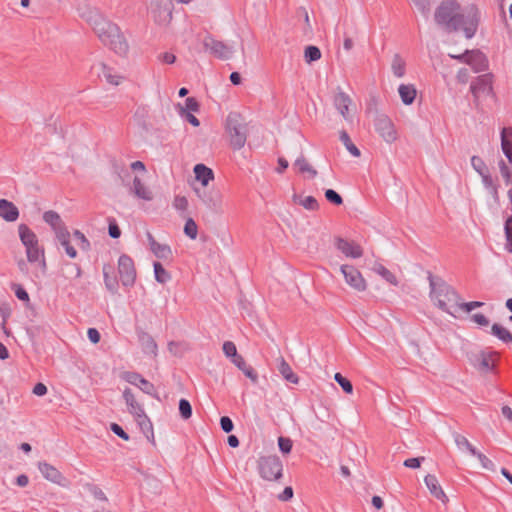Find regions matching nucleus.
<instances>
[{"label": "nucleus", "instance_id": "39448f33", "mask_svg": "<svg viewBox=\"0 0 512 512\" xmlns=\"http://www.w3.org/2000/svg\"><path fill=\"white\" fill-rule=\"evenodd\" d=\"M18 231L20 240L26 248L28 261L36 262L43 258V250L39 247L35 233L25 224L19 225Z\"/></svg>", "mask_w": 512, "mask_h": 512}, {"label": "nucleus", "instance_id": "72a5a7b5", "mask_svg": "<svg viewBox=\"0 0 512 512\" xmlns=\"http://www.w3.org/2000/svg\"><path fill=\"white\" fill-rule=\"evenodd\" d=\"M391 69L397 78H402L406 73V62L405 60L400 56V54L396 53L393 56L392 63H391Z\"/></svg>", "mask_w": 512, "mask_h": 512}, {"label": "nucleus", "instance_id": "cd10ccee", "mask_svg": "<svg viewBox=\"0 0 512 512\" xmlns=\"http://www.w3.org/2000/svg\"><path fill=\"white\" fill-rule=\"evenodd\" d=\"M70 233L68 230H60L58 235H56L57 240L61 244L62 247H64L66 254L74 259L77 257V251L76 249L71 245L70 242Z\"/></svg>", "mask_w": 512, "mask_h": 512}, {"label": "nucleus", "instance_id": "69168bd1", "mask_svg": "<svg viewBox=\"0 0 512 512\" xmlns=\"http://www.w3.org/2000/svg\"><path fill=\"white\" fill-rule=\"evenodd\" d=\"M424 458H409L404 461V466L407 468L417 469L421 466Z\"/></svg>", "mask_w": 512, "mask_h": 512}, {"label": "nucleus", "instance_id": "2f4dec72", "mask_svg": "<svg viewBox=\"0 0 512 512\" xmlns=\"http://www.w3.org/2000/svg\"><path fill=\"white\" fill-rule=\"evenodd\" d=\"M43 219L46 223H48L55 232V235H58L60 230H67L63 225L60 216L54 211H47L43 215Z\"/></svg>", "mask_w": 512, "mask_h": 512}, {"label": "nucleus", "instance_id": "4c0bfd02", "mask_svg": "<svg viewBox=\"0 0 512 512\" xmlns=\"http://www.w3.org/2000/svg\"><path fill=\"white\" fill-rule=\"evenodd\" d=\"M155 279L158 283L165 284L171 280V274L162 266L161 263L153 264Z\"/></svg>", "mask_w": 512, "mask_h": 512}, {"label": "nucleus", "instance_id": "8fccbe9b", "mask_svg": "<svg viewBox=\"0 0 512 512\" xmlns=\"http://www.w3.org/2000/svg\"><path fill=\"white\" fill-rule=\"evenodd\" d=\"M335 381L341 386V388L347 393L352 394L353 392V386L352 383L346 379L342 374L336 373L334 375Z\"/></svg>", "mask_w": 512, "mask_h": 512}, {"label": "nucleus", "instance_id": "c03bdc74", "mask_svg": "<svg viewBox=\"0 0 512 512\" xmlns=\"http://www.w3.org/2000/svg\"><path fill=\"white\" fill-rule=\"evenodd\" d=\"M411 2L426 19L429 17L433 0H411Z\"/></svg>", "mask_w": 512, "mask_h": 512}, {"label": "nucleus", "instance_id": "a211bd4d", "mask_svg": "<svg viewBox=\"0 0 512 512\" xmlns=\"http://www.w3.org/2000/svg\"><path fill=\"white\" fill-rule=\"evenodd\" d=\"M471 165L474 170L482 177L485 188L494 189L496 191V188L493 185V179L485 162L478 156H472Z\"/></svg>", "mask_w": 512, "mask_h": 512}, {"label": "nucleus", "instance_id": "aec40b11", "mask_svg": "<svg viewBox=\"0 0 512 512\" xmlns=\"http://www.w3.org/2000/svg\"><path fill=\"white\" fill-rule=\"evenodd\" d=\"M293 168L297 173L301 174L305 179H313L317 175V171L314 167L307 161L304 155H301L295 160L293 164Z\"/></svg>", "mask_w": 512, "mask_h": 512}, {"label": "nucleus", "instance_id": "5fc2aeb1", "mask_svg": "<svg viewBox=\"0 0 512 512\" xmlns=\"http://www.w3.org/2000/svg\"><path fill=\"white\" fill-rule=\"evenodd\" d=\"M122 379L125 380L127 383L132 384L134 386L139 385L140 380L142 376L135 372H124L121 375Z\"/></svg>", "mask_w": 512, "mask_h": 512}, {"label": "nucleus", "instance_id": "f8f14e48", "mask_svg": "<svg viewBox=\"0 0 512 512\" xmlns=\"http://www.w3.org/2000/svg\"><path fill=\"white\" fill-rule=\"evenodd\" d=\"M118 272L123 285L131 286L134 284L136 279V269L133 260L129 256H120L118 260Z\"/></svg>", "mask_w": 512, "mask_h": 512}, {"label": "nucleus", "instance_id": "bf43d9fd", "mask_svg": "<svg viewBox=\"0 0 512 512\" xmlns=\"http://www.w3.org/2000/svg\"><path fill=\"white\" fill-rule=\"evenodd\" d=\"M199 108H200V105L194 97H189L185 100V108L184 109L187 112H189V111L197 112L199 110Z\"/></svg>", "mask_w": 512, "mask_h": 512}, {"label": "nucleus", "instance_id": "f3484780", "mask_svg": "<svg viewBox=\"0 0 512 512\" xmlns=\"http://www.w3.org/2000/svg\"><path fill=\"white\" fill-rule=\"evenodd\" d=\"M497 354L494 352L480 351L471 357L473 365L481 371H488L495 365Z\"/></svg>", "mask_w": 512, "mask_h": 512}, {"label": "nucleus", "instance_id": "b1692460", "mask_svg": "<svg viewBox=\"0 0 512 512\" xmlns=\"http://www.w3.org/2000/svg\"><path fill=\"white\" fill-rule=\"evenodd\" d=\"M500 136L502 151L509 162L512 163V127H504Z\"/></svg>", "mask_w": 512, "mask_h": 512}, {"label": "nucleus", "instance_id": "423d86ee", "mask_svg": "<svg viewBox=\"0 0 512 512\" xmlns=\"http://www.w3.org/2000/svg\"><path fill=\"white\" fill-rule=\"evenodd\" d=\"M283 465L277 456H266L259 460V472L263 479L278 480L282 476Z\"/></svg>", "mask_w": 512, "mask_h": 512}, {"label": "nucleus", "instance_id": "774afa93", "mask_svg": "<svg viewBox=\"0 0 512 512\" xmlns=\"http://www.w3.org/2000/svg\"><path fill=\"white\" fill-rule=\"evenodd\" d=\"M109 235L112 238H119L121 235L120 228L118 227L115 221H111L109 223Z\"/></svg>", "mask_w": 512, "mask_h": 512}, {"label": "nucleus", "instance_id": "680f3d73", "mask_svg": "<svg viewBox=\"0 0 512 512\" xmlns=\"http://www.w3.org/2000/svg\"><path fill=\"white\" fill-rule=\"evenodd\" d=\"M220 425H221V428L224 432L226 433H229L233 430V422L232 420L227 417V416H223L221 417L220 419Z\"/></svg>", "mask_w": 512, "mask_h": 512}, {"label": "nucleus", "instance_id": "49530a36", "mask_svg": "<svg viewBox=\"0 0 512 512\" xmlns=\"http://www.w3.org/2000/svg\"><path fill=\"white\" fill-rule=\"evenodd\" d=\"M500 174L507 185H511L507 192L512 193V173L503 160L499 163Z\"/></svg>", "mask_w": 512, "mask_h": 512}, {"label": "nucleus", "instance_id": "6e6d98bb", "mask_svg": "<svg viewBox=\"0 0 512 512\" xmlns=\"http://www.w3.org/2000/svg\"><path fill=\"white\" fill-rule=\"evenodd\" d=\"M135 204L138 205L142 209H148L146 206V202L152 200L151 194H134Z\"/></svg>", "mask_w": 512, "mask_h": 512}, {"label": "nucleus", "instance_id": "09e8293b", "mask_svg": "<svg viewBox=\"0 0 512 512\" xmlns=\"http://www.w3.org/2000/svg\"><path fill=\"white\" fill-rule=\"evenodd\" d=\"M179 412L184 420H188L192 416V407L188 400L180 399Z\"/></svg>", "mask_w": 512, "mask_h": 512}, {"label": "nucleus", "instance_id": "6e6552de", "mask_svg": "<svg viewBox=\"0 0 512 512\" xmlns=\"http://www.w3.org/2000/svg\"><path fill=\"white\" fill-rule=\"evenodd\" d=\"M204 48L214 57L221 60H228L234 53V47L223 41L216 40L211 35H207L203 39Z\"/></svg>", "mask_w": 512, "mask_h": 512}, {"label": "nucleus", "instance_id": "e433bc0d", "mask_svg": "<svg viewBox=\"0 0 512 512\" xmlns=\"http://www.w3.org/2000/svg\"><path fill=\"white\" fill-rule=\"evenodd\" d=\"M491 332L494 336L505 343L512 342V333L500 324L492 325Z\"/></svg>", "mask_w": 512, "mask_h": 512}, {"label": "nucleus", "instance_id": "f257e3e1", "mask_svg": "<svg viewBox=\"0 0 512 512\" xmlns=\"http://www.w3.org/2000/svg\"><path fill=\"white\" fill-rule=\"evenodd\" d=\"M434 19L446 32L462 30L465 37L471 39L477 32L480 12L473 4L462 9L456 0H445L436 8Z\"/></svg>", "mask_w": 512, "mask_h": 512}, {"label": "nucleus", "instance_id": "37998d69", "mask_svg": "<svg viewBox=\"0 0 512 512\" xmlns=\"http://www.w3.org/2000/svg\"><path fill=\"white\" fill-rule=\"evenodd\" d=\"M173 206L179 212L187 211L192 206V199H188L185 195H177L173 200Z\"/></svg>", "mask_w": 512, "mask_h": 512}, {"label": "nucleus", "instance_id": "f03ea898", "mask_svg": "<svg viewBox=\"0 0 512 512\" xmlns=\"http://www.w3.org/2000/svg\"><path fill=\"white\" fill-rule=\"evenodd\" d=\"M92 26L94 32L104 45L108 46L118 55L124 56L127 54L129 49L128 43L116 24L100 15H96L92 19Z\"/></svg>", "mask_w": 512, "mask_h": 512}, {"label": "nucleus", "instance_id": "de8ad7c7", "mask_svg": "<svg viewBox=\"0 0 512 512\" xmlns=\"http://www.w3.org/2000/svg\"><path fill=\"white\" fill-rule=\"evenodd\" d=\"M184 233L190 238V239H196L198 235V227L197 224L193 219H188L184 226Z\"/></svg>", "mask_w": 512, "mask_h": 512}, {"label": "nucleus", "instance_id": "864d4df0", "mask_svg": "<svg viewBox=\"0 0 512 512\" xmlns=\"http://www.w3.org/2000/svg\"><path fill=\"white\" fill-rule=\"evenodd\" d=\"M278 446L282 453L289 454L291 452L293 442L290 438L279 437L278 438Z\"/></svg>", "mask_w": 512, "mask_h": 512}, {"label": "nucleus", "instance_id": "dca6fc26", "mask_svg": "<svg viewBox=\"0 0 512 512\" xmlns=\"http://www.w3.org/2000/svg\"><path fill=\"white\" fill-rule=\"evenodd\" d=\"M147 240L149 249L155 257L165 261L172 259V249L168 244L157 241L150 232H147Z\"/></svg>", "mask_w": 512, "mask_h": 512}, {"label": "nucleus", "instance_id": "79ce46f5", "mask_svg": "<svg viewBox=\"0 0 512 512\" xmlns=\"http://www.w3.org/2000/svg\"><path fill=\"white\" fill-rule=\"evenodd\" d=\"M100 68H101V73H99V75H102L108 83H110L112 85H118L120 83L119 80L121 77L118 75H114L112 73L111 68H109L107 65H105L103 63L100 64Z\"/></svg>", "mask_w": 512, "mask_h": 512}, {"label": "nucleus", "instance_id": "2eb2a0df", "mask_svg": "<svg viewBox=\"0 0 512 512\" xmlns=\"http://www.w3.org/2000/svg\"><path fill=\"white\" fill-rule=\"evenodd\" d=\"M335 247L347 258L357 259L363 255V248L358 243L344 238H336Z\"/></svg>", "mask_w": 512, "mask_h": 512}, {"label": "nucleus", "instance_id": "0e129e2a", "mask_svg": "<svg viewBox=\"0 0 512 512\" xmlns=\"http://www.w3.org/2000/svg\"><path fill=\"white\" fill-rule=\"evenodd\" d=\"M74 237L80 242L79 245L82 249H88L89 247V242L88 240L86 239V237L84 236L83 233H81L80 231L76 230L74 233H73Z\"/></svg>", "mask_w": 512, "mask_h": 512}, {"label": "nucleus", "instance_id": "3c124183", "mask_svg": "<svg viewBox=\"0 0 512 512\" xmlns=\"http://www.w3.org/2000/svg\"><path fill=\"white\" fill-rule=\"evenodd\" d=\"M136 387H138L141 391H143L144 393H146L148 395H151V396L156 395V390H155L154 385L151 382H149L148 380L144 379L143 377L141 378L139 385H137Z\"/></svg>", "mask_w": 512, "mask_h": 512}, {"label": "nucleus", "instance_id": "9d476101", "mask_svg": "<svg viewBox=\"0 0 512 512\" xmlns=\"http://www.w3.org/2000/svg\"><path fill=\"white\" fill-rule=\"evenodd\" d=\"M451 57L470 65L475 72H482L488 67L486 56L479 50H466L463 54Z\"/></svg>", "mask_w": 512, "mask_h": 512}, {"label": "nucleus", "instance_id": "58836bf2", "mask_svg": "<svg viewBox=\"0 0 512 512\" xmlns=\"http://www.w3.org/2000/svg\"><path fill=\"white\" fill-rule=\"evenodd\" d=\"M510 203H511V211H512V194H510ZM505 236H506L505 248L508 252L512 253V215L508 216L505 221Z\"/></svg>", "mask_w": 512, "mask_h": 512}, {"label": "nucleus", "instance_id": "c9c22d12", "mask_svg": "<svg viewBox=\"0 0 512 512\" xmlns=\"http://www.w3.org/2000/svg\"><path fill=\"white\" fill-rule=\"evenodd\" d=\"M321 240H322L321 234L318 231H316V230L310 231L306 237V243H304L306 246V249L308 251H317L320 247Z\"/></svg>", "mask_w": 512, "mask_h": 512}, {"label": "nucleus", "instance_id": "4be33fe9", "mask_svg": "<svg viewBox=\"0 0 512 512\" xmlns=\"http://www.w3.org/2000/svg\"><path fill=\"white\" fill-rule=\"evenodd\" d=\"M424 482L429 489L430 493L440 500L442 503H447L448 498L441 488V485L434 475H427L424 478Z\"/></svg>", "mask_w": 512, "mask_h": 512}, {"label": "nucleus", "instance_id": "603ef678", "mask_svg": "<svg viewBox=\"0 0 512 512\" xmlns=\"http://www.w3.org/2000/svg\"><path fill=\"white\" fill-rule=\"evenodd\" d=\"M223 353L225 354L226 357L228 358H231V360L237 356V348L235 346V344L231 341H225L223 343Z\"/></svg>", "mask_w": 512, "mask_h": 512}, {"label": "nucleus", "instance_id": "c756f323", "mask_svg": "<svg viewBox=\"0 0 512 512\" xmlns=\"http://www.w3.org/2000/svg\"><path fill=\"white\" fill-rule=\"evenodd\" d=\"M195 178L205 187L214 178L212 169L204 164H196L194 167Z\"/></svg>", "mask_w": 512, "mask_h": 512}, {"label": "nucleus", "instance_id": "5701e85b", "mask_svg": "<svg viewBox=\"0 0 512 512\" xmlns=\"http://www.w3.org/2000/svg\"><path fill=\"white\" fill-rule=\"evenodd\" d=\"M18 208L5 199L0 200V217L8 222H14L18 219Z\"/></svg>", "mask_w": 512, "mask_h": 512}, {"label": "nucleus", "instance_id": "f704fd0d", "mask_svg": "<svg viewBox=\"0 0 512 512\" xmlns=\"http://www.w3.org/2000/svg\"><path fill=\"white\" fill-rule=\"evenodd\" d=\"M454 441L460 451L468 452L471 455L477 454V450L475 449V447H473V445L468 441V439L465 436L456 434L454 436Z\"/></svg>", "mask_w": 512, "mask_h": 512}, {"label": "nucleus", "instance_id": "9b49d317", "mask_svg": "<svg viewBox=\"0 0 512 512\" xmlns=\"http://www.w3.org/2000/svg\"><path fill=\"white\" fill-rule=\"evenodd\" d=\"M374 127L387 143H392L397 139L394 124L387 115L377 114L374 119Z\"/></svg>", "mask_w": 512, "mask_h": 512}, {"label": "nucleus", "instance_id": "7ed1b4c3", "mask_svg": "<svg viewBox=\"0 0 512 512\" xmlns=\"http://www.w3.org/2000/svg\"><path fill=\"white\" fill-rule=\"evenodd\" d=\"M430 298L439 309L454 317L459 312L460 297L445 283L431 282Z\"/></svg>", "mask_w": 512, "mask_h": 512}, {"label": "nucleus", "instance_id": "473e14b6", "mask_svg": "<svg viewBox=\"0 0 512 512\" xmlns=\"http://www.w3.org/2000/svg\"><path fill=\"white\" fill-rule=\"evenodd\" d=\"M372 270L393 286H398L399 281L396 275L388 270L381 263H375Z\"/></svg>", "mask_w": 512, "mask_h": 512}, {"label": "nucleus", "instance_id": "bb28decb", "mask_svg": "<svg viewBox=\"0 0 512 512\" xmlns=\"http://www.w3.org/2000/svg\"><path fill=\"white\" fill-rule=\"evenodd\" d=\"M351 104V99L349 95H347L345 92L340 91L335 95L334 98V105L336 109L339 111V113L347 119L348 115V108Z\"/></svg>", "mask_w": 512, "mask_h": 512}, {"label": "nucleus", "instance_id": "412c9836", "mask_svg": "<svg viewBox=\"0 0 512 512\" xmlns=\"http://www.w3.org/2000/svg\"><path fill=\"white\" fill-rule=\"evenodd\" d=\"M292 202L295 206L301 207L308 211L317 210L319 203L311 194H293Z\"/></svg>", "mask_w": 512, "mask_h": 512}, {"label": "nucleus", "instance_id": "a18cd8bd", "mask_svg": "<svg viewBox=\"0 0 512 512\" xmlns=\"http://www.w3.org/2000/svg\"><path fill=\"white\" fill-rule=\"evenodd\" d=\"M143 350L145 353L155 356L157 353V345L150 336H143L141 339Z\"/></svg>", "mask_w": 512, "mask_h": 512}, {"label": "nucleus", "instance_id": "6ab92c4d", "mask_svg": "<svg viewBox=\"0 0 512 512\" xmlns=\"http://www.w3.org/2000/svg\"><path fill=\"white\" fill-rule=\"evenodd\" d=\"M470 90L475 97L481 94H489L492 91V75L484 74L471 83Z\"/></svg>", "mask_w": 512, "mask_h": 512}, {"label": "nucleus", "instance_id": "13d9d810", "mask_svg": "<svg viewBox=\"0 0 512 512\" xmlns=\"http://www.w3.org/2000/svg\"><path fill=\"white\" fill-rule=\"evenodd\" d=\"M482 305H483V303L479 302V301H472V302H467V303L460 301L459 312L464 311L466 313H469L470 311H472L478 307H481Z\"/></svg>", "mask_w": 512, "mask_h": 512}, {"label": "nucleus", "instance_id": "c85d7f7f", "mask_svg": "<svg viewBox=\"0 0 512 512\" xmlns=\"http://www.w3.org/2000/svg\"><path fill=\"white\" fill-rule=\"evenodd\" d=\"M398 92L405 105H411L417 95L416 88L413 84H401L398 88Z\"/></svg>", "mask_w": 512, "mask_h": 512}, {"label": "nucleus", "instance_id": "ddd939ff", "mask_svg": "<svg viewBox=\"0 0 512 512\" xmlns=\"http://www.w3.org/2000/svg\"><path fill=\"white\" fill-rule=\"evenodd\" d=\"M38 469L47 481L61 487L69 485L68 479L53 465L47 462H39Z\"/></svg>", "mask_w": 512, "mask_h": 512}, {"label": "nucleus", "instance_id": "4468645a", "mask_svg": "<svg viewBox=\"0 0 512 512\" xmlns=\"http://www.w3.org/2000/svg\"><path fill=\"white\" fill-rule=\"evenodd\" d=\"M221 205V198L214 194H195L192 198V207L195 209L218 211Z\"/></svg>", "mask_w": 512, "mask_h": 512}, {"label": "nucleus", "instance_id": "a878e982", "mask_svg": "<svg viewBox=\"0 0 512 512\" xmlns=\"http://www.w3.org/2000/svg\"><path fill=\"white\" fill-rule=\"evenodd\" d=\"M134 420L139 425L141 431L147 436V437H153L154 436V430H153V424L148 417V415L145 413L144 409L133 416Z\"/></svg>", "mask_w": 512, "mask_h": 512}, {"label": "nucleus", "instance_id": "a19ab883", "mask_svg": "<svg viewBox=\"0 0 512 512\" xmlns=\"http://www.w3.org/2000/svg\"><path fill=\"white\" fill-rule=\"evenodd\" d=\"M321 51L317 46L309 45L304 50V59L307 64H311L321 58Z\"/></svg>", "mask_w": 512, "mask_h": 512}, {"label": "nucleus", "instance_id": "338daca9", "mask_svg": "<svg viewBox=\"0 0 512 512\" xmlns=\"http://www.w3.org/2000/svg\"><path fill=\"white\" fill-rule=\"evenodd\" d=\"M111 430L123 440H129L128 434L118 424L112 423Z\"/></svg>", "mask_w": 512, "mask_h": 512}, {"label": "nucleus", "instance_id": "0eeeda50", "mask_svg": "<svg viewBox=\"0 0 512 512\" xmlns=\"http://www.w3.org/2000/svg\"><path fill=\"white\" fill-rule=\"evenodd\" d=\"M174 5L172 0H153L151 3V13L154 21L162 26H166L172 19Z\"/></svg>", "mask_w": 512, "mask_h": 512}, {"label": "nucleus", "instance_id": "1a4fd4ad", "mask_svg": "<svg viewBox=\"0 0 512 512\" xmlns=\"http://www.w3.org/2000/svg\"><path fill=\"white\" fill-rule=\"evenodd\" d=\"M340 272L346 284L352 289L363 292L367 289V281L362 273L353 265L344 264L340 266Z\"/></svg>", "mask_w": 512, "mask_h": 512}, {"label": "nucleus", "instance_id": "e2e57ef3", "mask_svg": "<svg viewBox=\"0 0 512 512\" xmlns=\"http://www.w3.org/2000/svg\"><path fill=\"white\" fill-rule=\"evenodd\" d=\"M181 116L185 117V119L194 127H198L200 125V121L198 120V118L190 112H187L185 109H182Z\"/></svg>", "mask_w": 512, "mask_h": 512}, {"label": "nucleus", "instance_id": "ea45409f", "mask_svg": "<svg viewBox=\"0 0 512 512\" xmlns=\"http://www.w3.org/2000/svg\"><path fill=\"white\" fill-rule=\"evenodd\" d=\"M340 141L344 144L346 149L354 156L359 157L360 156V150L353 144L351 141L350 136L345 130H342L340 132Z\"/></svg>", "mask_w": 512, "mask_h": 512}, {"label": "nucleus", "instance_id": "7c9ffc66", "mask_svg": "<svg viewBox=\"0 0 512 512\" xmlns=\"http://www.w3.org/2000/svg\"><path fill=\"white\" fill-rule=\"evenodd\" d=\"M278 371L286 381L292 384L299 383V377L293 372L291 366L282 357L279 359Z\"/></svg>", "mask_w": 512, "mask_h": 512}, {"label": "nucleus", "instance_id": "4d7b16f0", "mask_svg": "<svg viewBox=\"0 0 512 512\" xmlns=\"http://www.w3.org/2000/svg\"><path fill=\"white\" fill-rule=\"evenodd\" d=\"M13 290L15 292L16 297L19 300L24 301V302H29V300H30L29 295H28L27 291L21 285L14 284Z\"/></svg>", "mask_w": 512, "mask_h": 512}, {"label": "nucleus", "instance_id": "393cba45", "mask_svg": "<svg viewBox=\"0 0 512 512\" xmlns=\"http://www.w3.org/2000/svg\"><path fill=\"white\" fill-rule=\"evenodd\" d=\"M123 399L127 405L128 412L134 416L143 410V406L137 401L130 388L123 390Z\"/></svg>", "mask_w": 512, "mask_h": 512}, {"label": "nucleus", "instance_id": "052dcab7", "mask_svg": "<svg viewBox=\"0 0 512 512\" xmlns=\"http://www.w3.org/2000/svg\"><path fill=\"white\" fill-rule=\"evenodd\" d=\"M471 320L479 326H488L489 320L482 313H476L471 316Z\"/></svg>", "mask_w": 512, "mask_h": 512}, {"label": "nucleus", "instance_id": "20e7f679", "mask_svg": "<svg viewBox=\"0 0 512 512\" xmlns=\"http://www.w3.org/2000/svg\"><path fill=\"white\" fill-rule=\"evenodd\" d=\"M226 131L233 149L239 150L244 147L247 138V125L239 113H229L226 119Z\"/></svg>", "mask_w": 512, "mask_h": 512}]
</instances>
